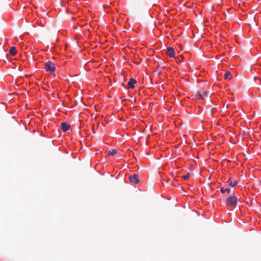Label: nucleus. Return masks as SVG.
Returning <instances> with one entry per match:
<instances>
[{
	"label": "nucleus",
	"mask_w": 261,
	"mask_h": 261,
	"mask_svg": "<svg viewBox=\"0 0 261 261\" xmlns=\"http://www.w3.org/2000/svg\"><path fill=\"white\" fill-rule=\"evenodd\" d=\"M70 127V125L65 122H62L61 123V129L64 132H66L69 130Z\"/></svg>",
	"instance_id": "423d86ee"
},
{
	"label": "nucleus",
	"mask_w": 261,
	"mask_h": 261,
	"mask_svg": "<svg viewBox=\"0 0 261 261\" xmlns=\"http://www.w3.org/2000/svg\"><path fill=\"white\" fill-rule=\"evenodd\" d=\"M224 77L225 79L229 78V77H231V74L230 73V72L227 71L225 72L224 74Z\"/></svg>",
	"instance_id": "f8f14e48"
},
{
	"label": "nucleus",
	"mask_w": 261,
	"mask_h": 261,
	"mask_svg": "<svg viewBox=\"0 0 261 261\" xmlns=\"http://www.w3.org/2000/svg\"><path fill=\"white\" fill-rule=\"evenodd\" d=\"M230 191L231 190L229 188L224 189L223 187H222L220 189V191L222 194H224L225 192L229 193L230 192Z\"/></svg>",
	"instance_id": "9d476101"
},
{
	"label": "nucleus",
	"mask_w": 261,
	"mask_h": 261,
	"mask_svg": "<svg viewBox=\"0 0 261 261\" xmlns=\"http://www.w3.org/2000/svg\"><path fill=\"white\" fill-rule=\"evenodd\" d=\"M45 69L51 74L54 73L56 69L55 63L50 61H48L45 63Z\"/></svg>",
	"instance_id": "f257e3e1"
},
{
	"label": "nucleus",
	"mask_w": 261,
	"mask_h": 261,
	"mask_svg": "<svg viewBox=\"0 0 261 261\" xmlns=\"http://www.w3.org/2000/svg\"><path fill=\"white\" fill-rule=\"evenodd\" d=\"M207 95V93L206 92H204L203 94L201 93H198L196 95L198 98L199 99H203L204 96H206Z\"/></svg>",
	"instance_id": "1a4fd4ad"
},
{
	"label": "nucleus",
	"mask_w": 261,
	"mask_h": 261,
	"mask_svg": "<svg viewBox=\"0 0 261 261\" xmlns=\"http://www.w3.org/2000/svg\"><path fill=\"white\" fill-rule=\"evenodd\" d=\"M129 181L134 184H138L139 182V179L137 174H134L132 175H130L129 177Z\"/></svg>",
	"instance_id": "20e7f679"
},
{
	"label": "nucleus",
	"mask_w": 261,
	"mask_h": 261,
	"mask_svg": "<svg viewBox=\"0 0 261 261\" xmlns=\"http://www.w3.org/2000/svg\"><path fill=\"white\" fill-rule=\"evenodd\" d=\"M260 185H261V180H260Z\"/></svg>",
	"instance_id": "4468645a"
},
{
	"label": "nucleus",
	"mask_w": 261,
	"mask_h": 261,
	"mask_svg": "<svg viewBox=\"0 0 261 261\" xmlns=\"http://www.w3.org/2000/svg\"><path fill=\"white\" fill-rule=\"evenodd\" d=\"M238 202V198L234 196H230L226 200L225 203L228 206H236Z\"/></svg>",
	"instance_id": "f03ea898"
},
{
	"label": "nucleus",
	"mask_w": 261,
	"mask_h": 261,
	"mask_svg": "<svg viewBox=\"0 0 261 261\" xmlns=\"http://www.w3.org/2000/svg\"><path fill=\"white\" fill-rule=\"evenodd\" d=\"M137 84V81L134 79H130L127 83V88L128 89H133L135 85Z\"/></svg>",
	"instance_id": "39448f33"
},
{
	"label": "nucleus",
	"mask_w": 261,
	"mask_h": 261,
	"mask_svg": "<svg viewBox=\"0 0 261 261\" xmlns=\"http://www.w3.org/2000/svg\"><path fill=\"white\" fill-rule=\"evenodd\" d=\"M117 152V151L116 149H113L111 151H109V154H111V155H114L116 154Z\"/></svg>",
	"instance_id": "9b49d317"
},
{
	"label": "nucleus",
	"mask_w": 261,
	"mask_h": 261,
	"mask_svg": "<svg viewBox=\"0 0 261 261\" xmlns=\"http://www.w3.org/2000/svg\"><path fill=\"white\" fill-rule=\"evenodd\" d=\"M227 182L229 184V185L233 188L237 186L238 182L237 181H232L231 178H229L228 180H227Z\"/></svg>",
	"instance_id": "0eeeda50"
},
{
	"label": "nucleus",
	"mask_w": 261,
	"mask_h": 261,
	"mask_svg": "<svg viewBox=\"0 0 261 261\" xmlns=\"http://www.w3.org/2000/svg\"><path fill=\"white\" fill-rule=\"evenodd\" d=\"M166 54L170 58H174L175 56V50L172 47H168L166 49Z\"/></svg>",
	"instance_id": "7ed1b4c3"
},
{
	"label": "nucleus",
	"mask_w": 261,
	"mask_h": 261,
	"mask_svg": "<svg viewBox=\"0 0 261 261\" xmlns=\"http://www.w3.org/2000/svg\"><path fill=\"white\" fill-rule=\"evenodd\" d=\"M9 53L12 56H15L16 55V47L11 46L9 49Z\"/></svg>",
	"instance_id": "6e6552de"
},
{
	"label": "nucleus",
	"mask_w": 261,
	"mask_h": 261,
	"mask_svg": "<svg viewBox=\"0 0 261 261\" xmlns=\"http://www.w3.org/2000/svg\"><path fill=\"white\" fill-rule=\"evenodd\" d=\"M189 177H190V173H188L186 175L184 176V179L185 180H187L189 178Z\"/></svg>",
	"instance_id": "ddd939ff"
}]
</instances>
